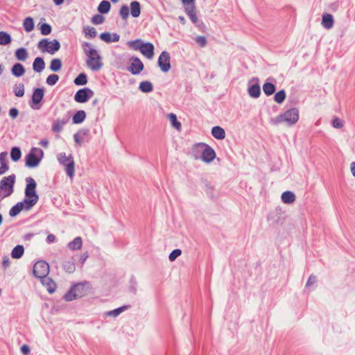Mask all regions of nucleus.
<instances>
[{"label":"nucleus","mask_w":355,"mask_h":355,"mask_svg":"<svg viewBox=\"0 0 355 355\" xmlns=\"http://www.w3.org/2000/svg\"><path fill=\"white\" fill-rule=\"evenodd\" d=\"M201 154V159L206 163H211L216 157V153L212 148L205 143H198L191 148V154L195 159H198V154Z\"/></svg>","instance_id":"nucleus-1"},{"label":"nucleus","mask_w":355,"mask_h":355,"mask_svg":"<svg viewBox=\"0 0 355 355\" xmlns=\"http://www.w3.org/2000/svg\"><path fill=\"white\" fill-rule=\"evenodd\" d=\"M83 49L88 56L87 60V67L93 71H98L103 67L101 58L98 52L93 48L89 43L85 42L83 44Z\"/></svg>","instance_id":"nucleus-2"},{"label":"nucleus","mask_w":355,"mask_h":355,"mask_svg":"<svg viewBox=\"0 0 355 355\" xmlns=\"http://www.w3.org/2000/svg\"><path fill=\"white\" fill-rule=\"evenodd\" d=\"M90 288L91 286L88 282L76 284L64 294L63 298L67 302H71L87 295Z\"/></svg>","instance_id":"nucleus-3"},{"label":"nucleus","mask_w":355,"mask_h":355,"mask_svg":"<svg viewBox=\"0 0 355 355\" xmlns=\"http://www.w3.org/2000/svg\"><path fill=\"white\" fill-rule=\"evenodd\" d=\"M25 198L28 209H31L38 201L39 196L36 193L37 183L34 179H26Z\"/></svg>","instance_id":"nucleus-4"},{"label":"nucleus","mask_w":355,"mask_h":355,"mask_svg":"<svg viewBox=\"0 0 355 355\" xmlns=\"http://www.w3.org/2000/svg\"><path fill=\"white\" fill-rule=\"evenodd\" d=\"M300 118L299 110L297 108H291L279 114L275 119L276 123H285L291 126L295 124Z\"/></svg>","instance_id":"nucleus-5"},{"label":"nucleus","mask_w":355,"mask_h":355,"mask_svg":"<svg viewBox=\"0 0 355 355\" xmlns=\"http://www.w3.org/2000/svg\"><path fill=\"white\" fill-rule=\"evenodd\" d=\"M37 47L43 53L47 52L50 54H54L60 49V44L56 40L49 41L47 39H42L39 42Z\"/></svg>","instance_id":"nucleus-6"},{"label":"nucleus","mask_w":355,"mask_h":355,"mask_svg":"<svg viewBox=\"0 0 355 355\" xmlns=\"http://www.w3.org/2000/svg\"><path fill=\"white\" fill-rule=\"evenodd\" d=\"M43 157V151L39 148H33L26 156V164L28 167L37 166Z\"/></svg>","instance_id":"nucleus-7"},{"label":"nucleus","mask_w":355,"mask_h":355,"mask_svg":"<svg viewBox=\"0 0 355 355\" xmlns=\"http://www.w3.org/2000/svg\"><path fill=\"white\" fill-rule=\"evenodd\" d=\"M15 179H2L0 182V198L3 199L10 196L14 191Z\"/></svg>","instance_id":"nucleus-8"},{"label":"nucleus","mask_w":355,"mask_h":355,"mask_svg":"<svg viewBox=\"0 0 355 355\" xmlns=\"http://www.w3.org/2000/svg\"><path fill=\"white\" fill-rule=\"evenodd\" d=\"M33 275L39 279H44L49 272V266L44 261H37L33 266Z\"/></svg>","instance_id":"nucleus-9"},{"label":"nucleus","mask_w":355,"mask_h":355,"mask_svg":"<svg viewBox=\"0 0 355 355\" xmlns=\"http://www.w3.org/2000/svg\"><path fill=\"white\" fill-rule=\"evenodd\" d=\"M58 160L61 164L65 166L67 174L69 177L74 175V162L71 156H67L65 153H60L58 156Z\"/></svg>","instance_id":"nucleus-10"},{"label":"nucleus","mask_w":355,"mask_h":355,"mask_svg":"<svg viewBox=\"0 0 355 355\" xmlns=\"http://www.w3.org/2000/svg\"><path fill=\"white\" fill-rule=\"evenodd\" d=\"M94 96V92L89 88L79 89L74 96L77 103H83L87 102L89 98Z\"/></svg>","instance_id":"nucleus-11"},{"label":"nucleus","mask_w":355,"mask_h":355,"mask_svg":"<svg viewBox=\"0 0 355 355\" xmlns=\"http://www.w3.org/2000/svg\"><path fill=\"white\" fill-rule=\"evenodd\" d=\"M158 65L163 72H167L170 70V55L168 52H162L158 59Z\"/></svg>","instance_id":"nucleus-12"},{"label":"nucleus","mask_w":355,"mask_h":355,"mask_svg":"<svg viewBox=\"0 0 355 355\" xmlns=\"http://www.w3.org/2000/svg\"><path fill=\"white\" fill-rule=\"evenodd\" d=\"M144 68L143 62L137 57H132L130 59V66L128 68L129 71L132 75H137L143 71Z\"/></svg>","instance_id":"nucleus-13"},{"label":"nucleus","mask_w":355,"mask_h":355,"mask_svg":"<svg viewBox=\"0 0 355 355\" xmlns=\"http://www.w3.org/2000/svg\"><path fill=\"white\" fill-rule=\"evenodd\" d=\"M44 97V90L43 89L37 88L34 90L32 95V103L33 105L31 107L33 109H39V107H36L35 105H38Z\"/></svg>","instance_id":"nucleus-14"},{"label":"nucleus","mask_w":355,"mask_h":355,"mask_svg":"<svg viewBox=\"0 0 355 355\" xmlns=\"http://www.w3.org/2000/svg\"><path fill=\"white\" fill-rule=\"evenodd\" d=\"M154 50L155 47L153 44L150 42H146L142 45L140 52L146 58L150 60L154 56Z\"/></svg>","instance_id":"nucleus-15"},{"label":"nucleus","mask_w":355,"mask_h":355,"mask_svg":"<svg viewBox=\"0 0 355 355\" xmlns=\"http://www.w3.org/2000/svg\"><path fill=\"white\" fill-rule=\"evenodd\" d=\"M30 210L31 209L27 208V205L25 200L17 202L14 205L9 211V214L11 217H14L19 214L21 210Z\"/></svg>","instance_id":"nucleus-16"},{"label":"nucleus","mask_w":355,"mask_h":355,"mask_svg":"<svg viewBox=\"0 0 355 355\" xmlns=\"http://www.w3.org/2000/svg\"><path fill=\"white\" fill-rule=\"evenodd\" d=\"M100 38L106 43L118 42L119 40V35L117 33H110L108 32L102 33L100 35Z\"/></svg>","instance_id":"nucleus-17"},{"label":"nucleus","mask_w":355,"mask_h":355,"mask_svg":"<svg viewBox=\"0 0 355 355\" xmlns=\"http://www.w3.org/2000/svg\"><path fill=\"white\" fill-rule=\"evenodd\" d=\"M334 18L333 16L330 14H323L322 19V25L326 29H330L334 26Z\"/></svg>","instance_id":"nucleus-18"},{"label":"nucleus","mask_w":355,"mask_h":355,"mask_svg":"<svg viewBox=\"0 0 355 355\" xmlns=\"http://www.w3.org/2000/svg\"><path fill=\"white\" fill-rule=\"evenodd\" d=\"M83 245V240L80 236L76 237L72 241L67 244V247L71 250H80Z\"/></svg>","instance_id":"nucleus-19"},{"label":"nucleus","mask_w":355,"mask_h":355,"mask_svg":"<svg viewBox=\"0 0 355 355\" xmlns=\"http://www.w3.org/2000/svg\"><path fill=\"white\" fill-rule=\"evenodd\" d=\"M282 200L285 204H291L295 202V194L290 191H284L282 194Z\"/></svg>","instance_id":"nucleus-20"},{"label":"nucleus","mask_w":355,"mask_h":355,"mask_svg":"<svg viewBox=\"0 0 355 355\" xmlns=\"http://www.w3.org/2000/svg\"><path fill=\"white\" fill-rule=\"evenodd\" d=\"M213 137L217 139H223L225 137V132L223 128L220 126H214L211 129Z\"/></svg>","instance_id":"nucleus-21"},{"label":"nucleus","mask_w":355,"mask_h":355,"mask_svg":"<svg viewBox=\"0 0 355 355\" xmlns=\"http://www.w3.org/2000/svg\"><path fill=\"white\" fill-rule=\"evenodd\" d=\"M44 67L45 63L44 60L40 57L36 58L33 64V70L36 72L40 73L42 70H44Z\"/></svg>","instance_id":"nucleus-22"},{"label":"nucleus","mask_w":355,"mask_h":355,"mask_svg":"<svg viewBox=\"0 0 355 355\" xmlns=\"http://www.w3.org/2000/svg\"><path fill=\"white\" fill-rule=\"evenodd\" d=\"M130 12L133 17H138L141 13V6L138 1H132L130 3Z\"/></svg>","instance_id":"nucleus-23"},{"label":"nucleus","mask_w":355,"mask_h":355,"mask_svg":"<svg viewBox=\"0 0 355 355\" xmlns=\"http://www.w3.org/2000/svg\"><path fill=\"white\" fill-rule=\"evenodd\" d=\"M25 73L24 66L20 63H17L12 68V73L16 77H20Z\"/></svg>","instance_id":"nucleus-24"},{"label":"nucleus","mask_w":355,"mask_h":355,"mask_svg":"<svg viewBox=\"0 0 355 355\" xmlns=\"http://www.w3.org/2000/svg\"><path fill=\"white\" fill-rule=\"evenodd\" d=\"M24 252L23 245H17L12 250L11 256L14 259H19L22 257Z\"/></svg>","instance_id":"nucleus-25"},{"label":"nucleus","mask_w":355,"mask_h":355,"mask_svg":"<svg viewBox=\"0 0 355 355\" xmlns=\"http://www.w3.org/2000/svg\"><path fill=\"white\" fill-rule=\"evenodd\" d=\"M15 57L18 60L25 61L28 58V52L25 48L17 49L15 51Z\"/></svg>","instance_id":"nucleus-26"},{"label":"nucleus","mask_w":355,"mask_h":355,"mask_svg":"<svg viewBox=\"0 0 355 355\" xmlns=\"http://www.w3.org/2000/svg\"><path fill=\"white\" fill-rule=\"evenodd\" d=\"M248 94L252 98H258L261 94L260 86L258 84L252 85L248 89Z\"/></svg>","instance_id":"nucleus-27"},{"label":"nucleus","mask_w":355,"mask_h":355,"mask_svg":"<svg viewBox=\"0 0 355 355\" xmlns=\"http://www.w3.org/2000/svg\"><path fill=\"white\" fill-rule=\"evenodd\" d=\"M86 118V113L83 110L78 111L73 116V123L76 124L81 123Z\"/></svg>","instance_id":"nucleus-28"},{"label":"nucleus","mask_w":355,"mask_h":355,"mask_svg":"<svg viewBox=\"0 0 355 355\" xmlns=\"http://www.w3.org/2000/svg\"><path fill=\"white\" fill-rule=\"evenodd\" d=\"M144 44V43L140 39H137V40H132V41H128L127 42V45L128 46V47L132 49H133V50H135V51H137V50L140 51L141 49V46H142V45Z\"/></svg>","instance_id":"nucleus-29"},{"label":"nucleus","mask_w":355,"mask_h":355,"mask_svg":"<svg viewBox=\"0 0 355 355\" xmlns=\"http://www.w3.org/2000/svg\"><path fill=\"white\" fill-rule=\"evenodd\" d=\"M167 117L173 128H175L178 130H180L181 129V123L180 121H178L177 116L175 114H168Z\"/></svg>","instance_id":"nucleus-30"},{"label":"nucleus","mask_w":355,"mask_h":355,"mask_svg":"<svg viewBox=\"0 0 355 355\" xmlns=\"http://www.w3.org/2000/svg\"><path fill=\"white\" fill-rule=\"evenodd\" d=\"M23 26L24 30L26 32L32 31L34 29V22L33 18L31 17L25 18V19L24 20Z\"/></svg>","instance_id":"nucleus-31"},{"label":"nucleus","mask_w":355,"mask_h":355,"mask_svg":"<svg viewBox=\"0 0 355 355\" xmlns=\"http://www.w3.org/2000/svg\"><path fill=\"white\" fill-rule=\"evenodd\" d=\"M11 37L10 35L5 32L0 31V45H7L11 42Z\"/></svg>","instance_id":"nucleus-32"},{"label":"nucleus","mask_w":355,"mask_h":355,"mask_svg":"<svg viewBox=\"0 0 355 355\" xmlns=\"http://www.w3.org/2000/svg\"><path fill=\"white\" fill-rule=\"evenodd\" d=\"M66 123V120L57 119L52 125V130L55 132H60Z\"/></svg>","instance_id":"nucleus-33"},{"label":"nucleus","mask_w":355,"mask_h":355,"mask_svg":"<svg viewBox=\"0 0 355 355\" xmlns=\"http://www.w3.org/2000/svg\"><path fill=\"white\" fill-rule=\"evenodd\" d=\"M263 90L266 95L270 96L275 91V86L274 84L270 83H266L263 85Z\"/></svg>","instance_id":"nucleus-34"},{"label":"nucleus","mask_w":355,"mask_h":355,"mask_svg":"<svg viewBox=\"0 0 355 355\" xmlns=\"http://www.w3.org/2000/svg\"><path fill=\"white\" fill-rule=\"evenodd\" d=\"M110 9V3L107 1H102L98 7V10L99 11V12L103 14L107 13Z\"/></svg>","instance_id":"nucleus-35"},{"label":"nucleus","mask_w":355,"mask_h":355,"mask_svg":"<svg viewBox=\"0 0 355 355\" xmlns=\"http://www.w3.org/2000/svg\"><path fill=\"white\" fill-rule=\"evenodd\" d=\"M62 68V62L58 58L53 59L51 62L50 69L53 71H58Z\"/></svg>","instance_id":"nucleus-36"},{"label":"nucleus","mask_w":355,"mask_h":355,"mask_svg":"<svg viewBox=\"0 0 355 355\" xmlns=\"http://www.w3.org/2000/svg\"><path fill=\"white\" fill-rule=\"evenodd\" d=\"M21 156V152L19 148L14 147L11 149L10 157L14 162L19 160Z\"/></svg>","instance_id":"nucleus-37"},{"label":"nucleus","mask_w":355,"mask_h":355,"mask_svg":"<svg viewBox=\"0 0 355 355\" xmlns=\"http://www.w3.org/2000/svg\"><path fill=\"white\" fill-rule=\"evenodd\" d=\"M186 13L189 17L191 21L194 24H196L198 22V17L196 13V8H187L185 10Z\"/></svg>","instance_id":"nucleus-38"},{"label":"nucleus","mask_w":355,"mask_h":355,"mask_svg":"<svg viewBox=\"0 0 355 355\" xmlns=\"http://www.w3.org/2000/svg\"><path fill=\"white\" fill-rule=\"evenodd\" d=\"M139 89L143 92H150L153 90V85L149 81H143L139 84Z\"/></svg>","instance_id":"nucleus-39"},{"label":"nucleus","mask_w":355,"mask_h":355,"mask_svg":"<svg viewBox=\"0 0 355 355\" xmlns=\"http://www.w3.org/2000/svg\"><path fill=\"white\" fill-rule=\"evenodd\" d=\"M62 266L64 270L69 273H73L76 270L74 263L71 261H64Z\"/></svg>","instance_id":"nucleus-40"},{"label":"nucleus","mask_w":355,"mask_h":355,"mask_svg":"<svg viewBox=\"0 0 355 355\" xmlns=\"http://www.w3.org/2000/svg\"><path fill=\"white\" fill-rule=\"evenodd\" d=\"M286 99V92L284 89L277 92L274 96V100L277 103H282Z\"/></svg>","instance_id":"nucleus-41"},{"label":"nucleus","mask_w":355,"mask_h":355,"mask_svg":"<svg viewBox=\"0 0 355 355\" xmlns=\"http://www.w3.org/2000/svg\"><path fill=\"white\" fill-rule=\"evenodd\" d=\"M87 83V76L85 73H80L74 80V83L77 85H84Z\"/></svg>","instance_id":"nucleus-42"},{"label":"nucleus","mask_w":355,"mask_h":355,"mask_svg":"<svg viewBox=\"0 0 355 355\" xmlns=\"http://www.w3.org/2000/svg\"><path fill=\"white\" fill-rule=\"evenodd\" d=\"M130 307L129 305L123 306L121 307L117 308L116 309H114L112 311H110L107 313L108 315H112L114 317L118 316L121 313H122L125 309H128Z\"/></svg>","instance_id":"nucleus-43"},{"label":"nucleus","mask_w":355,"mask_h":355,"mask_svg":"<svg viewBox=\"0 0 355 355\" xmlns=\"http://www.w3.org/2000/svg\"><path fill=\"white\" fill-rule=\"evenodd\" d=\"M59 80V76L57 74H51L46 78V83L49 85H54Z\"/></svg>","instance_id":"nucleus-44"},{"label":"nucleus","mask_w":355,"mask_h":355,"mask_svg":"<svg viewBox=\"0 0 355 355\" xmlns=\"http://www.w3.org/2000/svg\"><path fill=\"white\" fill-rule=\"evenodd\" d=\"M40 32L43 35H48L51 32V27L48 24H43L40 26Z\"/></svg>","instance_id":"nucleus-45"},{"label":"nucleus","mask_w":355,"mask_h":355,"mask_svg":"<svg viewBox=\"0 0 355 355\" xmlns=\"http://www.w3.org/2000/svg\"><path fill=\"white\" fill-rule=\"evenodd\" d=\"M85 35L89 37H94L96 35V29L93 27H87L84 30Z\"/></svg>","instance_id":"nucleus-46"},{"label":"nucleus","mask_w":355,"mask_h":355,"mask_svg":"<svg viewBox=\"0 0 355 355\" xmlns=\"http://www.w3.org/2000/svg\"><path fill=\"white\" fill-rule=\"evenodd\" d=\"M15 94L18 97H21L24 94V86L23 84H20L19 86L14 89Z\"/></svg>","instance_id":"nucleus-47"},{"label":"nucleus","mask_w":355,"mask_h":355,"mask_svg":"<svg viewBox=\"0 0 355 355\" xmlns=\"http://www.w3.org/2000/svg\"><path fill=\"white\" fill-rule=\"evenodd\" d=\"M182 254V250L180 249H175L173 250L169 254V260L171 261H173L175 260L177 257H178Z\"/></svg>","instance_id":"nucleus-48"},{"label":"nucleus","mask_w":355,"mask_h":355,"mask_svg":"<svg viewBox=\"0 0 355 355\" xmlns=\"http://www.w3.org/2000/svg\"><path fill=\"white\" fill-rule=\"evenodd\" d=\"M195 41L200 47H205L207 44V40L205 36H198L196 37Z\"/></svg>","instance_id":"nucleus-49"},{"label":"nucleus","mask_w":355,"mask_h":355,"mask_svg":"<svg viewBox=\"0 0 355 355\" xmlns=\"http://www.w3.org/2000/svg\"><path fill=\"white\" fill-rule=\"evenodd\" d=\"M104 17L101 15H96L92 19V21L94 24H101L104 21Z\"/></svg>","instance_id":"nucleus-50"},{"label":"nucleus","mask_w":355,"mask_h":355,"mask_svg":"<svg viewBox=\"0 0 355 355\" xmlns=\"http://www.w3.org/2000/svg\"><path fill=\"white\" fill-rule=\"evenodd\" d=\"M120 15L123 19H126L129 16V9L128 6H123L120 9Z\"/></svg>","instance_id":"nucleus-51"},{"label":"nucleus","mask_w":355,"mask_h":355,"mask_svg":"<svg viewBox=\"0 0 355 355\" xmlns=\"http://www.w3.org/2000/svg\"><path fill=\"white\" fill-rule=\"evenodd\" d=\"M45 281H49V282L48 283V285H49V287H48V291L50 293H52L55 291V284L49 278H44L42 282H44Z\"/></svg>","instance_id":"nucleus-52"},{"label":"nucleus","mask_w":355,"mask_h":355,"mask_svg":"<svg viewBox=\"0 0 355 355\" xmlns=\"http://www.w3.org/2000/svg\"><path fill=\"white\" fill-rule=\"evenodd\" d=\"M0 164H8V153L2 152L0 153Z\"/></svg>","instance_id":"nucleus-53"},{"label":"nucleus","mask_w":355,"mask_h":355,"mask_svg":"<svg viewBox=\"0 0 355 355\" xmlns=\"http://www.w3.org/2000/svg\"><path fill=\"white\" fill-rule=\"evenodd\" d=\"M332 125L336 128H340L343 126V123L340 119L335 118L332 121Z\"/></svg>","instance_id":"nucleus-54"},{"label":"nucleus","mask_w":355,"mask_h":355,"mask_svg":"<svg viewBox=\"0 0 355 355\" xmlns=\"http://www.w3.org/2000/svg\"><path fill=\"white\" fill-rule=\"evenodd\" d=\"M182 3L184 6V10H186L187 8H193L195 7L194 5V0H182Z\"/></svg>","instance_id":"nucleus-55"},{"label":"nucleus","mask_w":355,"mask_h":355,"mask_svg":"<svg viewBox=\"0 0 355 355\" xmlns=\"http://www.w3.org/2000/svg\"><path fill=\"white\" fill-rule=\"evenodd\" d=\"M317 281V278H316V276H315L314 275H311L308 279V281L306 282V286H311L312 284H313L314 283H315Z\"/></svg>","instance_id":"nucleus-56"},{"label":"nucleus","mask_w":355,"mask_h":355,"mask_svg":"<svg viewBox=\"0 0 355 355\" xmlns=\"http://www.w3.org/2000/svg\"><path fill=\"white\" fill-rule=\"evenodd\" d=\"M10 263V261L8 257L4 256L2 260V266L4 269H6Z\"/></svg>","instance_id":"nucleus-57"},{"label":"nucleus","mask_w":355,"mask_h":355,"mask_svg":"<svg viewBox=\"0 0 355 355\" xmlns=\"http://www.w3.org/2000/svg\"><path fill=\"white\" fill-rule=\"evenodd\" d=\"M18 114H19L18 110L15 107L11 108L9 111V115L12 118H16L18 116Z\"/></svg>","instance_id":"nucleus-58"},{"label":"nucleus","mask_w":355,"mask_h":355,"mask_svg":"<svg viewBox=\"0 0 355 355\" xmlns=\"http://www.w3.org/2000/svg\"><path fill=\"white\" fill-rule=\"evenodd\" d=\"M21 352L24 355H28L30 352V347L27 345H24L21 347Z\"/></svg>","instance_id":"nucleus-59"},{"label":"nucleus","mask_w":355,"mask_h":355,"mask_svg":"<svg viewBox=\"0 0 355 355\" xmlns=\"http://www.w3.org/2000/svg\"><path fill=\"white\" fill-rule=\"evenodd\" d=\"M55 240H56L55 236L52 234H49L46 237V242L49 243H54L55 241Z\"/></svg>","instance_id":"nucleus-60"},{"label":"nucleus","mask_w":355,"mask_h":355,"mask_svg":"<svg viewBox=\"0 0 355 355\" xmlns=\"http://www.w3.org/2000/svg\"><path fill=\"white\" fill-rule=\"evenodd\" d=\"M8 170V164H1L0 166V175L4 174Z\"/></svg>","instance_id":"nucleus-61"},{"label":"nucleus","mask_w":355,"mask_h":355,"mask_svg":"<svg viewBox=\"0 0 355 355\" xmlns=\"http://www.w3.org/2000/svg\"><path fill=\"white\" fill-rule=\"evenodd\" d=\"M88 257V254L87 253H85L81 255L80 258V262L82 265L84 264V263L85 262L86 259H87Z\"/></svg>","instance_id":"nucleus-62"},{"label":"nucleus","mask_w":355,"mask_h":355,"mask_svg":"<svg viewBox=\"0 0 355 355\" xmlns=\"http://www.w3.org/2000/svg\"><path fill=\"white\" fill-rule=\"evenodd\" d=\"M40 144L44 148H47L49 146V141L47 139H42L40 141Z\"/></svg>","instance_id":"nucleus-63"},{"label":"nucleus","mask_w":355,"mask_h":355,"mask_svg":"<svg viewBox=\"0 0 355 355\" xmlns=\"http://www.w3.org/2000/svg\"><path fill=\"white\" fill-rule=\"evenodd\" d=\"M351 171L352 175L355 176V162H352L351 164Z\"/></svg>","instance_id":"nucleus-64"}]
</instances>
